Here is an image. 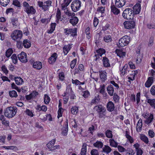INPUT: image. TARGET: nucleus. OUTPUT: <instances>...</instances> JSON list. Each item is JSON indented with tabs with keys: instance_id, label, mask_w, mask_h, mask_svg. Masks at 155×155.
<instances>
[{
	"instance_id": "39",
	"label": "nucleus",
	"mask_w": 155,
	"mask_h": 155,
	"mask_svg": "<svg viewBox=\"0 0 155 155\" xmlns=\"http://www.w3.org/2000/svg\"><path fill=\"white\" fill-rule=\"evenodd\" d=\"M125 133V136L126 137L127 139L130 143H132L133 142V140L132 138L129 135V132L127 131H126Z\"/></svg>"
},
{
	"instance_id": "8",
	"label": "nucleus",
	"mask_w": 155,
	"mask_h": 155,
	"mask_svg": "<svg viewBox=\"0 0 155 155\" xmlns=\"http://www.w3.org/2000/svg\"><path fill=\"white\" fill-rule=\"evenodd\" d=\"M81 3L79 0H76L73 1L71 5L72 10L74 12H76L80 8Z\"/></svg>"
},
{
	"instance_id": "60",
	"label": "nucleus",
	"mask_w": 155,
	"mask_h": 155,
	"mask_svg": "<svg viewBox=\"0 0 155 155\" xmlns=\"http://www.w3.org/2000/svg\"><path fill=\"white\" fill-rule=\"evenodd\" d=\"M142 57L139 54L137 56V58L136 60V62L137 64L140 63L141 61Z\"/></svg>"
},
{
	"instance_id": "3",
	"label": "nucleus",
	"mask_w": 155,
	"mask_h": 155,
	"mask_svg": "<svg viewBox=\"0 0 155 155\" xmlns=\"http://www.w3.org/2000/svg\"><path fill=\"white\" fill-rule=\"evenodd\" d=\"M23 6L24 7V11L28 15L34 14L36 11L32 6H30L26 2H23Z\"/></svg>"
},
{
	"instance_id": "40",
	"label": "nucleus",
	"mask_w": 155,
	"mask_h": 155,
	"mask_svg": "<svg viewBox=\"0 0 155 155\" xmlns=\"http://www.w3.org/2000/svg\"><path fill=\"white\" fill-rule=\"evenodd\" d=\"M109 142L110 145L114 147H116L117 146L118 143L116 142L113 139H110L109 140Z\"/></svg>"
},
{
	"instance_id": "48",
	"label": "nucleus",
	"mask_w": 155,
	"mask_h": 155,
	"mask_svg": "<svg viewBox=\"0 0 155 155\" xmlns=\"http://www.w3.org/2000/svg\"><path fill=\"white\" fill-rule=\"evenodd\" d=\"M50 101V98L49 97L47 94H45L44 97V102L46 104L49 103Z\"/></svg>"
},
{
	"instance_id": "49",
	"label": "nucleus",
	"mask_w": 155,
	"mask_h": 155,
	"mask_svg": "<svg viewBox=\"0 0 155 155\" xmlns=\"http://www.w3.org/2000/svg\"><path fill=\"white\" fill-rule=\"evenodd\" d=\"M78 108L76 106H74L72 107L71 109V113L73 114H76L78 111Z\"/></svg>"
},
{
	"instance_id": "5",
	"label": "nucleus",
	"mask_w": 155,
	"mask_h": 155,
	"mask_svg": "<svg viewBox=\"0 0 155 155\" xmlns=\"http://www.w3.org/2000/svg\"><path fill=\"white\" fill-rule=\"evenodd\" d=\"M39 6L44 11L48 10L51 6L52 2L50 0H48L44 2L41 1H38V2Z\"/></svg>"
},
{
	"instance_id": "62",
	"label": "nucleus",
	"mask_w": 155,
	"mask_h": 155,
	"mask_svg": "<svg viewBox=\"0 0 155 155\" xmlns=\"http://www.w3.org/2000/svg\"><path fill=\"white\" fill-rule=\"evenodd\" d=\"M91 155H99L98 151L95 149L92 150L91 152Z\"/></svg>"
},
{
	"instance_id": "64",
	"label": "nucleus",
	"mask_w": 155,
	"mask_h": 155,
	"mask_svg": "<svg viewBox=\"0 0 155 155\" xmlns=\"http://www.w3.org/2000/svg\"><path fill=\"white\" fill-rule=\"evenodd\" d=\"M127 151L128 152L126 153L125 155H134L135 153L134 151L132 149H130Z\"/></svg>"
},
{
	"instance_id": "34",
	"label": "nucleus",
	"mask_w": 155,
	"mask_h": 155,
	"mask_svg": "<svg viewBox=\"0 0 155 155\" xmlns=\"http://www.w3.org/2000/svg\"><path fill=\"white\" fill-rule=\"evenodd\" d=\"M56 17L57 19L56 21V22L58 23L59 21H62V19L61 17V12L60 11L59 9H58L57 10Z\"/></svg>"
},
{
	"instance_id": "6",
	"label": "nucleus",
	"mask_w": 155,
	"mask_h": 155,
	"mask_svg": "<svg viewBox=\"0 0 155 155\" xmlns=\"http://www.w3.org/2000/svg\"><path fill=\"white\" fill-rule=\"evenodd\" d=\"M94 109L97 112L100 118H102L105 115L106 109L105 108L101 105L96 106Z\"/></svg>"
},
{
	"instance_id": "17",
	"label": "nucleus",
	"mask_w": 155,
	"mask_h": 155,
	"mask_svg": "<svg viewBox=\"0 0 155 155\" xmlns=\"http://www.w3.org/2000/svg\"><path fill=\"white\" fill-rule=\"evenodd\" d=\"M153 82V77H150L148 78L145 84V86L146 87H149L152 84Z\"/></svg>"
},
{
	"instance_id": "50",
	"label": "nucleus",
	"mask_w": 155,
	"mask_h": 155,
	"mask_svg": "<svg viewBox=\"0 0 155 155\" xmlns=\"http://www.w3.org/2000/svg\"><path fill=\"white\" fill-rule=\"evenodd\" d=\"M105 135L106 137L108 138H112L113 137L112 131L110 130H107L106 131Z\"/></svg>"
},
{
	"instance_id": "56",
	"label": "nucleus",
	"mask_w": 155,
	"mask_h": 155,
	"mask_svg": "<svg viewBox=\"0 0 155 155\" xmlns=\"http://www.w3.org/2000/svg\"><path fill=\"white\" fill-rule=\"evenodd\" d=\"M1 69L3 72L7 75L8 73V71L5 65H2L1 67Z\"/></svg>"
},
{
	"instance_id": "9",
	"label": "nucleus",
	"mask_w": 155,
	"mask_h": 155,
	"mask_svg": "<svg viewBox=\"0 0 155 155\" xmlns=\"http://www.w3.org/2000/svg\"><path fill=\"white\" fill-rule=\"evenodd\" d=\"M124 27L126 29H131L134 28L136 25L135 21L133 19L131 21H125L123 23Z\"/></svg>"
},
{
	"instance_id": "44",
	"label": "nucleus",
	"mask_w": 155,
	"mask_h": 155,
	"mask_svg": "<svg viewBox=\"0 0 155 155\" xmlns=\"http://www.w3.org/2000/svg\"><path fill=\"white\" fill-rule=\"evenodd\" d=\"M100 101V98H99V95H97L92 100L91 104H97Z\"/></svg>"
},
{
	"instance_id": "59",
	"label": "nucleus",
	"mask_w": 155,
	"mask_h": 155,
	"mask_svg": "<svg viewBox=\"0 0 155 155\" xmlns=\"http://www.w3.org/2000/svg\"><path fill=\"white\" fill-rule=\"evenodd\" d=\"M97 11L98 12L102 13H104L105 11V7L103 6L98 7L97 9Z\"/></svg>"
},
{
	"instance_id": "54",
	"label": "nucleus",
	"mask_w": 155,
	"mask_h": 155,
	"mask_svg": "<svg viewBox=\"0 0 155 155\" xmlns=\"http://www.w3.org/2000/svg\"><path fill=\"white\" fill-rule=\"evenodd\" d=\"M140 139L146 143H148V138L146 136L144 135L141 136Z\"/></svg>"
},
{
	"instance_id": "22",
	"label": "nucleus",
	"mask_w": 155,
	"mask_h": 155,
	"mask_svg": "<svg viewBox=\"0 0 155 155\" xmlns=\"http://www.w3.org/2000/svg\"><path fill=\"white\" fill-rule=\"evenodd\" d=\"M78 22V19L76 17L73 16L69 20V22L72 25H76Z\"/></svg>"
},
{
	"instance_id": "23",
	"label": "nucleus",
	"mask_w": 155,
	"mask_h": 155,
	"mask_svg": "<svg viewBox=\"0 0 155 155\" xmlns=\"http://www.w3.org/2000/svg\"><path fill=\"white\" fill-rule=\"evenodd\" d=\"M71 44H68L67 45H65L63 47V52L65 55H66L71 48Z\"/></svg>"
},
{
	"instance_id": "37",
	"label": "nucleus",
	"mask_w": 155,
	"mask_h": 155,
	"mask_svg": "<svg viewBox=\"0 0 155 155\" xmlns=\"http://www.w3.org/2000/svg\"><path fill=\"white\" fill-rule=\"evenodd\" d=\"M15 80L16 84L21 85L23 82V80L20 77H15Z\"/></svg>"
},
{
	"instance_id": "25",
	"label": "nucleus",
	"mask_w": 155,
	"mask_h": 155,
	"mask_svg": "<svg viewBox=\"0 0 155 155\" xmlns=\"http://www.w3.org/2000/svg\"><path fill=\"white\" fill-rule=\"evenodd\" d=\"M56 25V23H51L50 25V29L47 30V33L48 34L52 33L55 30Z\"/></svg>"
},
{
	"instance_id": "10",
	"label": "nucleus",
	"mask_w": 155,
	"mask_h": 155,
	"mask_svg": "<svg viewBox=\"0 0 155 155\" xmlns=\"http://www.w3.org/2000/svg\"><path fill=\"white\" fill-rule=\"evenodd\" d=\"M77 29L76 28L64 29V33L66 35L74 37L77 35Z\"/></svg>"
},
{
	"instance_id": "7",
	"label": "nucleus",
	"mask_w": 155,
	"mask_h": 155,
	"mask_svg": "<svg viewBox=\"0 0 155 155\" xmlns=\"http://www.w3.org/2000/svg\"><path fill=\"white\" fill-rule=\"evenodd\" d=\"M130 38L128 36L125 35L120 38L119 41V45L121 47L127 45L130 41Z\"/></svg>"
},
{
	"instance_id": "16",
	"label": "nucleus",
	"mask_w": 155,
	"mask_h": 155,
	"mask_svg": "<svg viewBox=\"0 0 155 155\" xmlns=\"http://www.w3.org/2000/svg\"><path fill=\"white\" fill-rule=\"evenodd\" d=\"M107 73L104 71H99V75L101 81L104 82L107 80Z\"/></svg>"
},
{
	"instance_id": "35",
	"label": "nucleus",
	"mask_w": 155,
	"mask_h": 155,
	"mask_svg": "<svg viewBox=\"0 0 155 155\" xmlns=\"http://www.w3.org/2000/svg\"><path fill=\"white\" fill-rule=\"evenodd\" d=\"M94 146L98 148H102L103 146V144L102 142L97 141L93 144Z\"/></svg>"
},
{
	"instance_id": "63",
	"label": "nucleus",
	"mask_w": 155,
	"mask_h": 155,
	"mask_svg": "<svg viewBox=\"0 0 155 155\" xmlns=\"http://www.w3.org/2000/svg\"><path fill=\"white\" fill-rule=\"evenodd\" d=\"M147 28L150 29H155V25L151 23L147 24Z\"/></svg>"
},
{
	"instance_id": "32",
	"label": "nucleus",
	"mask_w": 155,
	"mask_h": 155,
	"mask_svg": "<svg viewBox=\"0 0 155 155\" xmlns=\"http://www.w3.org/2000/svg\"><path fill=\"white\" fill-rule=\"evenodd\" d=\"M102 61L104 67H107L110 66V65L109 63V60L106 57H103Z\"/></svg>"
},
{
	"instance_id": "13",
	"label": "nucleus",
	"mask_w": 155,
	"mask_h": 155,
	"mask_svg": "<svg viewBox=\"0 0 155 155\" xmlns=\"http://www.w3.org/2000/svg\"><path fill=\"white\" fill-rule=\"evenodd\" d=\"M72 0H61L60 3L62 10H65Z\"/></svg>"
},
{
	"instance_id": "41",
	"label": "nucleus",
	"mask_w": 155,
	"mask_h": 155,
	"mask_svg": "<svg viewBox=\"0 0 155 155\" xmlns=\"http://www.w3.org/2000/svg\"><path fill=\"white\" fill-rule=\"evenodd\" d=\"M10 96L11 97L16 98L18 96L16 91L15 90L10 91L9 92Z\"/></svg>"
},
{
	"instance_id": "14",
	"label": "nucleus",
	"mask_w": 155,
	"mask_h": 155,
	"mask_svg": "<svg viewBox=\"0 0 155 155\" xmlns=\"http://www.w3.org/2000/svg\"><path fill=\"white\" fill-rule=\"evenodd\" d=\"M133 8L134 15L139 14L141 9L140 4L139 3H137Z\"/></svg>"
},
{
	"instance_id": "19",
	"label": "nucleus",
	"mask_w": 155,
	"mask_h": 155,
	"mask_svg": "<svg viewBox=\"0 0 155 155\" xmlns=\"http://www.w3.org/2000/svg\"><path fill=\"white\" fill-rule=\"evenodd\" d=\"M125 0H116L115 5L118 8H121L125 5Z\"/></svg>"
},
{
	"instance_id": "38",
	"label": "nucleus",
	"mask_w": 155,
	"mask_h": 155,
	"mask_svg": "<svg viewBox=\"0 0 155 155\" xmlns=\"http://www.w3.org/2000/svg\"><path fill=\"white\" fill-rule=\"evenodd\" d=\"M128 65L127 64H126L123 67V69L120 70V74L121 76H123L124 74L127 73V68Z\"/></svg>"
},
{
	"instance_id": "46",
	"label": "nucleus",
	"mask_w": 155,
	"mask_h": 155,
	"mask_svg": "<svg viewBox=\"0 0 155 155\" xmlns=\"http://www.w3.org/2000/svg\"><path fill=\"white\" fill-rule=\"evenodd\" d=\"M72 91V88L69 85L67 87V89L66 91L65 92L64 94L62 95L63 97H66V95L69 94V92Z\"/></svg>"
},
{
	"instance_id": "12",
	"label": "nucleus",
	"mask_w": 155,
	"mask_h": 155,
	"mask_svg": "<svg viewBox=\"0 0 155 155\" xmlns=\"http://www.w3.org/2000/svg\"><path fill=\"white\" fill-rule=\"evenodd\" d=\"M61 134L64 136H66L67 135L68 131V120L66 119L64 125L62 129Z\"/></svg>"
},
{
	"instance_id": "20",
	"label": "nucleus",
	"mask_w": 155,
	"mask_h": 155,
	"mask_svg": "<svg viewBox=\"0 0 155 155\" xmlns=\"http://www.w3.org/2000/svg\"><path fill=\"white\" fill-rule=\"evenodd\" d=\"M58 57L57 54L54 53L49 58V62L50 64H52L54 63Z\"/></svg>"
},
{
	"instance_id": "21",
	"label": "nucleus",
	"mask_w": 155,
	"mask_h": 155,
	"mask_svg": "<svg viewBox=\"0 0 155 155\" xmlns=\"http://www.w3.org/2000/svg\"><path fill=\"white\" fill-rule=\"evenodd\" d=\"M33 67L38 70L41 69L42 68V63L41 62L37 61L34 63Z\"/></svg>"
},
{
	"instance_id": "47",
	"label": "nucleus",
	"mask_w": 155,
	"mask_h": 155,
	"mask_svg": "<svg viewBox=\"0 0 155 155\" xmlns=\"http://www.w3.org/2000/svg\"><path fill=\"white\" fill-rule=\"evenodd\" d=\"M9 1V0H0V4L1 5L5 7L8 5Z\"/></svg>"
},
{
	"instance_id": "29",
	"label": "nucleus",
	"mask_w": 155,
	"mask_h": 155,
	"mask_svg": "<svg viewBox=\"0 0 155 155\" xmlns=\"http://www.w3.org/2000/svg\"><path fill=\"white\" fill-rule=\"evenodd\" d=\"M142 119L140 118L138 120L137 126L136 127L137 131L138 132H140L142 129Z\"/></svg>"
},
{
	"instance_id": "58",
	"label": "nucleus",
	"mask_w": 155,
	"mask_h": 155,
	"mask_svg": "<svg viewBox=\"0 0 155 155\" xmlns=\"http://www.w3.org/2000/svg\"><path fill=\"white\" fill-rule=\"evenodd\" d=\"M25 112L26 113V114L30 116L31 117H33L34 116V114H33L32 112L30 110L28 109H27Z\"/></svg>"
},
{
	"instance_id": "53",
	"label": "nucleus",
	"mask_w": 155,
	"mask_h": 155,
	"mask_svg": "<svg viewBox=\"0 0 155 155\" xmlns=\"http://www.w3.org/2000/svg\"><path fill=\"white\" fill-rule=\"evenodd\" d=\"M77 61V59H74L71 61L70 64V67L72 69H73L74 68L76 65Z\"/></svg>"
},
{
	"instance_id": "30",
	"label": "nucleus",
	"mask_w": 155,
	"mask_h": 155,
	"mask_svg": "<svg viewBox=\"0 0 155 155\" xmlns=\"http://www.w3.org/2000/svg\"><path fill=\"white\" fill-rule=\"evenodd\" d=\"M87 152V144L86 143H83L81 151L79 155H86Z\"/></svg>"
},
{
	"instance_id": "42",
	"label": "nucleus",
	"mask_w": 155,
	"mask_h": 155,
	"mask_svg": "<svg viewBox=\"0 0 155 155\" xmlns=\"http://www.w3.org/2000/svg\"><path fill=\"white\" fill-rule=\"evenodd\" d=\"M23 45L25 48H29L31 46V44L28 41V40H24L23 43Z\"/></svg>"
},
{
	"instance_id": "43",
	"label": "nucleus",
	"mask_w": 155,
	"mask_h": 155,
	"mask_svg": "<svg viewBox=\"0 0 155 155\" xmlns=\"http://www.w3.org/2000/svg\"><path fill=\"white\" fill-rule=\"evenodd\" d=\"M13 53V50L12 48H9L6 51L5 56L7 58H9Z\"/></svg>"
},
{
	"instance_id": "2",
	"label": "nucleus",
	"mask_w": 155,
	"mask_h": 155,
	"mask_svg": "<svg viewBox=\"0 0 155 155\" xmlns=\"http://www.w3.org/2000/svg\"><path fill=\"white\" fill-rule=\"evenodd\" d=\"M122 16L124 18L127 20L132 19L133 18V11L130 8H127L125 9L123 13Z\"/></svg>"
},
{
	"instance_id": "28",
	"label": "nucleus",
	"mask_w": 155,
	"mask_h": 155,
	"mask_svg": "<svg viewBox=\"0 0 155 155\" xmlns=\"http://www.w3.org/2000/svg\"><path fill=\"white\" fill-rule=\"evenodd\" d=\"M153 119V115L152 114H150L149 117H148L145 120V123L147 125H149L152 122Z\"/></svg>"
},
{
	"instance_id": "27",
	"label": "nucleus",
	"mask_w": 155,
	"mask_h": 155,
	"mask_svg": "<svg viewBox=\"0 0 155 155\" xmlns=\"http://www.w3.org/2000/svg\"><path fill=\"white\" fill-rule=\"evenodd\" d=\"M110 8L111 12H112L114 15H117L120 13V10L117 8L114 5H111Z\"/></svg>"
},
{
	"instance_id": "15",
	"label": "nucleus",
	"mask_w": 155,
	"mask_h": 155,
	"mask_svg": "<svg viewBox=\"0 0 155 155\" xmlns=\"http://www.w3.org/2000/svg\"><path fill=\"white\" fill-rule=\"evenodd\" d=\"M10 23L12 24L13 26L16 28L19 25V23L18 20V18L16 17H12L10 18Z\"/></svg>"
},
{
	"instance_id": "4",
	"label": "nucleus",
	"mask_w": 155,
	"mask_h": 155,
	"mask_svg": "<svg viewBox=\"0 0 155 155\" xmlns=\"http://www.w3.org/2000/svg\"><path fill=\"white\" fill-rule=\"evenodd\" d=\"M22 36L21 31L18 30H16L13 31L11 34V36L12 39L16 41H19L21 39Z\"/></svg>"
},
{
	"instance_id": "45",
	"label": "nucleus",
	"mask_w": 155,
	"mask_h": 155,
	"mask_svg": "<svg viewBox=\"0 0 155 155\" xmlns=\"http://www.w3.org/2000/svg\"><path fill=\"white\" fill-rule=\"evenodd\" d=\"M64 13L66 15L68 16L71 17V18L74 16L75 15V14L74 13L71 12V11H69L67 9L64 11Z\"/></svg>"
},
{
	"instance_id": "1",
	"label": "nucleus",
	"mask_w": 155,
	"mask_h": 155,
	"mask_svg": "<svg viewBox=\"0 0 155 155\" xmlns=\"http://www.w3.org/2000/svg\"><path fill=\"white\" fill-rule=\"evenodd\" d=\"M17 109L16 107H7L4 111L5 116L9 118L14 117L16 114Z\"/></svg>"
},
{
	"instance_id": "36",
	"label": "nucleus",
	"mask_w": 155,
	"mask_h": 155,
	"mask_svg": "<svg viewBox=\"0 0 155 155\" xmlns=\"http://www.w3.org/2000/svg\"><path fill=\"white\" fill-rule=\"evenodd\" d=\"M112 149L107 145H105L103 148V151L105 152L107 154L110 153Z\"/></svg>"
},
{
	"instance_id": "24",
	"label": "nucleus",
	"mask_w": 155,
	"mask_h": 155,
	"mask_svg": "<svg viewBox=\"0 0 155 155\" xmlns=\"http://www.w3.org/2000/svg\"><path fill=\"white\" fill-rule=\"evenodd\" d=\"M115 52L118 56L120 58H123L126 55L125 52L123 51L120 49H117L115 51Z\"/></svg>"
},
{
	"instance_id": "33",
	"label": "nucleus",
	"mask_w": 155,
	"mask_h": 155,
	"mask_svg": "<svg viewBox=\"0 0 155 155\" xmlns=\"http://www.w3.org/2000/svg\"><path fill=\"white\" fill-rule=\"evenodd\" d=\"M147 103L149 104L150 106L155 109V99H150L147 98Z\"/></svg>"
},
{
	"instance_id": "11",
	"label": "nucleus",
	"mask_w": 155,
	"mask_h": 155,
	"mask_svg": "<svg viewBox=\"0 0 155 155\" xmlns=\"http://www.w3.org/2000/svg\"><path fill=\"white\" fill-rule=\"evenodd\" d=\"M18 57L21 61L22 62L26 63L28 61L27 58V55L24 52H22L18 54Z\"/></svg>"
},
{
	"instance_id": "31",
	"label": "nucleus",
	"mask_w": 155,
	"mask_h": 155,
	"mask_svg": "<svg viewBox=\"0 0 155 155\" xmlns=\"http://www.w3.org/2000/svg\"><path fill=\"white\" fill-rule=\"evenodd\" d=\"M108 94L110 96H112L114 94V88L111 85H109L107 88Z\"/></svg>"
},
{
	"instance_id": "61",
	"label": "nucleus",
	"mask_w": 155,
	"mask_h": 155,
	"mask_svg": "<svg viewBox=\"0 0 155 155\" xmlns=\"http://www.w3.org/2000/svg\"><path fill=\"white\" fill-rule=\"evenodd\" d=\"M151 94L153 96L155 95V85H153L150 90Z\"/></svg>"
},
{
	"instance_id": "26",
	"label": "nucleus",
	"mask_w": 155,
	"mask_h": 155,
	"mask_svg": "<svg viewBox=\"0 0 155 155\" xmlns=\"http://www.w3.org/2000/svg\"><path fill=\"white\" fill-rule=\"evenodd\" d=\"M103 40L106 43L111 42L112 41V36L110 35H105L103 38Z\"/></svg>"
},
{
	"instance_id": "52",
	"label": "nucleus",
	"mask_w": 155,
	"mask_h": 155,
	"mask_svg": "<svg viewBox=\"0 0 155 155\" xmlns=\"http://www.w3.org/2000/svg\"><path fill=\"white\" fill-rule=\"evenodd\" d=\"M96 52V53L102 55L105 53V51L104 49L100 48L98 50H97Z\"/></svg>"
},
{
	"instance_id": "57",
	"label": "nucleus",
	"mask_w": 155,
	"mask_h": 155,
	"mask_svg": "<svg viewBox=\"0 0 155 155\" xmlns=\"http://www.w3.org/2000/svg\"><path fill=\"white\" fill-rule=\"evenodd\" d=\"M154 38L153 37H151L149 38L148 44V46L151 47L153 45V43Z\"/></svg>"
},
{
	"instance_id": "51",
	"label": "nucleus",
	"mask_w": 155,
	"mask_h": 155,
	"mask_svg": "<svg viewBox=\"0 0 155 155\" xmlns=\"http://www.w3.org/2000/svg\"><path fill=\"white\" fill-rule=\"evenodd\" d=\"M11 58L12 60V62L14 64L17 63L18 59L17 57L15 54H13L11 57Z\"/></svg>"
},
{
	"instance_id": "18",
	"label": "nucleus",
	"mask_w": 155,
	"mask_h": 155,
	"mask_svg": "<svg viewBox=\"0 0 155 155\" xmlns=\"http://www.w3.org/2000/svg\"><path fill=\"white\" fill-rule=\"evenodd\" d=\"M115 108L114 104L111 101H109L107 104V110L110 111H113Z\"/></svg>"
},
{
	"instance_id": "55",
	"label": "nucleus",
	"mask_w": 155,
	"mask_h": 155,
	"mask_svg": "<svg viewBox=\"0 0 155 155\" xmlns=\"http://www.w3.org/2000/svg\"><path fill=\"white\" fill-rule=\"evenodd\" d=\"M113 99L115 103H117L119 102L120 97L116 93H114L113 94Z\"/></svg>"
}]
</instances>
